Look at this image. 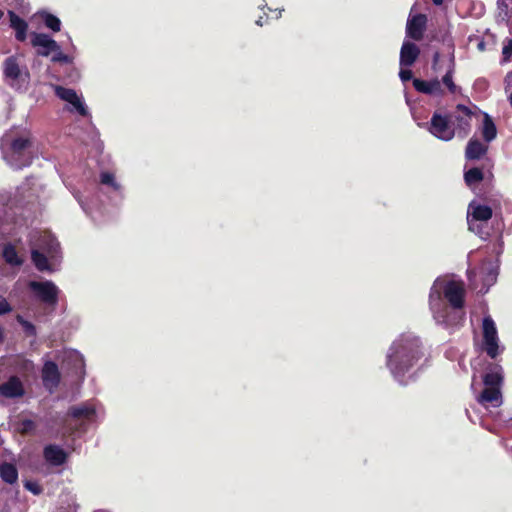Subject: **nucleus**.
Returning a JSON list of instances; mask_svg holds the SVG:
<instances>
[{
	"label": "nucleus",
	"instance_id": "1",
	"mask_svg": "<svg viewBox=\"0 0 512 512\" xmlns=\"http://www.w3.org/2000/svg\"><path fill=\"white\" fill-rule=\"evenodd\" d=\"M424 356L419 337L404 333L390 346L386 365L394 376H403Z\"/></svg>",
	"mask_w": 512,
	"mask_h": 512
},
{
	"label": "nucleus",
	"instance_id": "2",
	"mask_svg": "<svg viewBox=\"0 0 512 512\" xmlns=\"http://www.w3.org/2000/svg\"><path fill=\"white\" fill-rule=\"evenodd\" d=\"M442 294L452 309H462L465 304V287L462 281L435 282L429 294V303L434 309L442 300Z\"/></svg>",
	"mask_w": 512,
	"mask_h": 512
},
{
	"label": "nucleus",
	"instance_id": "3",
	"mask_svg": "<svg viewBox=\"0 0 512 512\" xmlns=\"http://www.w3.org/2000/svg\"><path fill=\"white\" fill-rule=\"evenodd\" d=\"M29 288L34 298L47 310H54L58 304L59 288L52 281H31Z\"/></svg>",
	"mask_w": 512,
	"mask_h": 512
},
{
	"label": "nucleus",
	"instance_id": "4",
	"mask_svg": "<svg viewBox=\"0 0 512 512\" xmlns=\"http://www.w3.org/2000/svg\"><path fill=\"white\" fill-rule=\"evenodd\" d=\"M492 215L493 211L490 206L472 201L469 203L467 210L469 230L479 235L481 238H485L488 236V233L483 230L481 223L490 220Z\"/></svg>",
	"mask_w": 512,
	"mask_h": 512
},
{
	"label": "nucleus",
	"instance_id": "5",
	"mask_svg": "<svg viewBox=\"0 0 512 512\" xmlns=\"http://www.w3.org/2000/svg\"><path fill=\"white\" fill-rule=\"evenodd\" d=\"M426 126L429 133L441 141L448 142L455 137V129L450 114L435 111Z\"/></svg>",
	"mask_w": 512,
	"mask_h": 512
},
{
	"label": "nucleus",
	"instance_id": "6",
	"mask_svg": "<svg viewBox=\"0 0 512 512\" xmlns=\"http://www.w3.org/2000/svg\"><path fill=\"white\" fill-rule=\"evenodd\" d=\"M480 349L491 359H496L504 350L500 346V339L495 322H482V340Z\"/></svg>",
	"mask_w": 512,
	"mask_h": 512
},
{
	"label": "nucleus",
	"instance_id": "7",
	"mask_svg": "<svg viewBox=\"0 0 512 512\" xmlns=\"http://www.w3.org/2000/svg\"><path fill=\"white\" fill-rule=\"evenodd\" d=\"M498 277V267L495 266L491 261L483 262L477 271L471 270L468 272V278L471 284L475 285L477 280L482 283L478 293L486 294L490 287L493 286Z\"/></svg>",
	"mask_w": 512,
	"mask_h": 512
},
{
	"label": "nucleus",
	"instance_id": "8",
	"mask_svg": "<svg viewBox=\"0 0 512 512\" xmlns=\"http://www.w3.org/2000/svg\"><path fill=\"white\" fill-rule=\"evenodd\" d=\"M32 141L28 137H17L10 143V151L13 160L16 162V167L21 169L29 166L32 162L30 148Z\"/></svg>",
	"mask_w": 512,
	"mask_h": 512
},
{
	"label": "nucleus",
	"instance_id": "9",
	"mask_svg": "<svg viewBox=\"0 0 512 512\" xmlns=\"http://www.w3.org/2000/svg\"><path fill=\"white\" fill-rule=\"evenodd\" d=\"M472 111L463 104L456 105L454 114H450L455 135L459 138H466L471 131Z\"/></svg>",
	"mask_w": 512,
	"mask_h": 512
},
{
	"label": "nucleus",
	"instance_id": "10",
	"mask_svg": "<svg viewBox=\"0 0 512 512\" xmlns=\"http://www.w3.org/2000/svg\"><path fill=\"white\" fill-rule=\"evenodd\" d=\"M3 74L5 80L11 87H16L20 82H24L29 78L27 69L24 71L20 68L16 56H9L3 62Z\"/></svg>",
	"mask_w": 512,
	"mask_h": 512
},
{
	"label": "nucleus",
	"instance_id": "11",
	"mask_svg": "<svg viewBox=\"0 0 512 512\" xmlns=\"http://www.w3.org/2000/svg\"><path fill=\"white\" fill-rule=\"evenodd\" d=\"M31 45L37 48V55L42 57H48L52 52L60 50L59 44L44 33H32Z\"/></svg>",
	"mask_w": 512,
	"mask_h": 512
},
{
	"label": "nucleus",
	"instance_id": "12",
	"mask_svg": "<svg viewBox=\"0 0 512 512\" xmlns=\"http://www.w3.org/2000/svg\"><path fill=\"white\" fill-rule=\"evenodd\" d=\"M427 16L419 13L410 16L406 24V34L415 41H421L427 28Z\"/></svg>",
	"mask_w": 512,
	"mask_h": 512
},
{
	"label": "nucleus",
	"instance_id": "13",
	"mask_svg": "<svg viewBox=\"0 0 512 512\" xmlns=\"http://www.w3.org/2000/svg\"><path fill=\"white\" fill-rule=\"evenodd\" d=\"M55 95L63 101L73 105L75 110L81 115L86 116L88 110L81 99L78 97L76 91L71 88H66L60 85L54 86Z\"/></svg>",
	"mask_w": 512,
	"mask_h": 512
},
{
	"label": "nucleus",
	"instance_id": "14",
	"mask_svg": "<svg viewBox=\"0 0 512 512\" xmlns=\"http://www.w3.org/2000/svg\"><path fill=\"white\" fill-rule=\"evenodd\" d=\"M43 458L51 466H62L68 460V453L59 445L48 444L43 448Z\"/></svg>",
	"mask_w": 512,
	"mask_h": 512
},
{
	"label": "nucleus",
	"instance_id": "15",
	"mask_svg": "<svg viewBox=\"0 0 512 512\" xmlns=\"http://www.w3.org/2000/svg\"><path fill=\"white\" fill-rule=\"evenodd\" d=\"M41 377L43 385L46 388H48L49 390L57 388L61 381V374L59 372L57 364L53 361L45 362L42 368Z\"/></svg>",
	"mask_w": 512,
	"mask_h": 512
},
{
	"label": "nucleus",
	"instance_id": "16",
	"mask_svg": "<svg viewBox=\"0 0 512 512\" xmlns=\"http://www.w3.org/2000/svg\"><path fill=\"white\" fill-rule=\"evenodd\" d=\"M419 55L420 49L415 43L404 41L400 50V65L403 67L412 66Z\"/></svg>",
	"mask_w": 512,
	"mask_h": 512
},
{
	"label": "nucleus",
	"instance_id": "17",
	"mask_svg": "<svg viewBox=\"0 0 512 512\" xmlns=\"http://www.w3.org/2000/svg\"><path fill=\"white\" fill-rule=\"evenodd\" d=\"M8 17L10 27L15 31L16 40L24 42L27 38V22L12 10L8 11Z\"/></svg>",
	"mask_w": 512,
	"mask_h": 512
},
{
	"label": "nucleus",
	"instance_id": "18",
	"mask_svg": "<svg viewBox=\"0 0 512 512\" xmlns=\"http://www.w3.org/2000/svg\"><path fill=\"white\" fill-rule=\"evenodd\" d=\"M413 87L417 92L427 95H440L443 93L441 82L438 79L426 81L419 78H414Z\"/></svg>",
	"mask_w": 512,
	"mask_h": 512
},
{
	"label": "nucleus",
	"instance_id": "19",
	"mask_svg": "<svg viewBox=\"0 0 512 512\" xmlns=\"http://www.w3.org/2000/svg\"><path fill=\"white\" fill-rule=\"evenodd\" d=\"M0 393L7 398L21 397L24 394L22 382L18 377L12 376L0 385Z\"/></svg>",
	"mask_w": 512,
	"mask_h": 512
},
{
	"label": "nucleus",
	"instance_id": "20",
	"mask_svg": "<svg viewBox=\"0 0 512 512\" xmlns=\"http://www.w3.org/2000/svg\"><path fill=\"white\" fill-rule=\"evenodd\" d=\"M503 381V369L500 365L491 363L483 376V383L487 387H499Z\"/></svg>",
	"mask_w": 512,
	"mask_h": 512
},
{
	"label": "nucleus",
	"instance_id": "21",
	"mask_svg": "<svg viewBox=\"0 0 512 512\" xmlns=\"http://www.w3.org/2000/svg\"><path fill=\"white\" fill-rule=\"evenodd\" d=\"M488 151V146L484 145L478 139L471 138L465 149V158L467 160H479L484 155H486Z\"/></svg>",
	"mask_w": 512,
	"mask_h": 512
},
{
	"label": "nucleus",
	"instance_id": "22",
	"mask_svg": "<svg viewBox=\"0 0 512 512\" xmlns=\"http://www.w3.org/2000/svg\"><path fill=\"white\" fill-rule=\"evenodd\" d=\"M68 416L74 419H91L95 416L96 410L87 404L74 405L68 409Z\"/></svg>",
	"mask_w": 512,
	"mask_h": 512
},
{
	"label": "nucleus",
	"instance_id": "23",
	"mask_svg": "<svg viewBox=\"0 0 512 512\" xmlns=\"http://www.w3.org/2000/svg\"><path fill=\"white\" fill-rule=\"evenodd\" d=\"M0 477L7 484L13 485L17 483L18 470L16 466L9 462H2L0 464Z\"/></svg>",
	"mask_w": 512,
	"mask_h": 512
},
{
	"label": "nucleus",
	"instance_id": "24",
	"mask_svg": "<svg viewBox=\"0 0 512 512\" xmlns=\"http://www.w3.org/2000/svg\"><path fill=\"white\" fill-rule=\"evenodd\" d=\"M481 134L483 139L488 143L494 140L497 136L496 125L487 113H484Z\"/></svg>",
	"mask_w": 512,
	"mask_h": 512
},
{
	"label": "nucleus",
	"instance_id": "25",
	"mask_svg": "<svg viewBox=\"0 0 512 512\" xmlns=\"http://www.w3.org/2000/svg\"><path fill=\"white\" fill-rule=\"evenodd\" d=\"M2 257L11 266H21L23 264V259L19 257L15 246L11 243L4 245Z\"/></svg>",
	"mask_w": 512,
	"mask_h": 512
},
{
	"label": "nucleus",
	"instance_id": "26",
	"mask_svg": "<svg viewBox=\"0 0 512 512\" xmlns=\"http://www.w3.org/2000/svg\"><path fill=\"white\" fill-rule=\"evenodd\" d=\"M501 399V391L499 387H487L483 389L481 394L479 395L478 401L481 404L486 403H495Z\"/></svg>",
	"mask_w": 512,
	"mask_h": 512
},
{
	"label": "nucleus",
	"instance_id": "27",
	"mask_svg": "<svg viewBox=\"0 0 512 512\" xmlns=\"http://www.w3.org/2000/svg\"><path fill=\"white\" fill-rule=\"evenodd\" d=\"M484 179V174L481 168L473 167L464 173V180L467 186L471 187L480 183Z\"/></svg>",
	"mask_w": 512,
	"mask_h": 512
},
{
	"label": "nucleus",
	"instance_id": "28",
	"mask_svg": "<svg viewBox=\"0 0 512 512\" xmlns=\"http://www.w3.org/2000/svg\"><path fill=\"white\" fill-rule=\"evenodd\" d=\"M39 15L47 28L51 29L53 32H59L61 30V21L57 16L46 11L41 12Z\"/></svg>",
	"mask_w": 512,
	"mask_h": 512
},
{
	"label": "nucleus",
	"instance_id": "29",
	"mask_svg": "<svg viewBox=\"0 0 512 512\" xmlns=\"http://www.w3.org/2000/svg\"><path fill=\"white\" fill-rule=\"evenodd\" d=\"M14 426L15 431L23 436L32 434L36 429V423L31 419H21Z\"/></svg>",
	"mask_w": 512,
	"mask_h": 512
},
{
	"label": "nucleus",
	"instance_id": "30",
	"mask_svg": "<svg viewBox=\"0 0 512 512\" xmlns=\"http://www.w3.org/2000/svg\"><path fill=\"white\" fill-rule=\"evenodd\" d=\"M31 259L35 267L39 271L47 270L49 267L48 258L46 255L38 250H32Z\"/></svg>",
	"mask_w": 512,
	"mask_h": 512
},
{
	"label": "nucleus",
	"instance_id": "31",
	"mask_svg": "<svg viewBox=\"0 0 512 512\" xmlns=\"http://www.w3.org/2000/svg\"><path fill=\"white\" fill-rule=\"evenodd\" d=\"M499 17L508 21L512 16V0H498Z\"/></svg>",
	"mask_w": 512,
	"mask_h": 512
},
{
	"label": "nucleus",
	"instance_id": "32",
	"mask_svg": "<svg viewBox=\"0 0 512 512\" xmlns=\"http://www.w3.org/2000/svg\"><path fill=\"white\" fill-rule=\"evenodd\" d=\"M100 182L103 185L110 186L113 190L119 191L121 186L116 182L114 174L110 172H102L100 174Z\"/></svg>",
	"mask_w": 512,
	"mask_h": 512
},
{
	"label": "nucleus",
	"instance_id": "33",
	"mask_svg": "<svg viewBox=\"0 0 512 512\" xmlns=\"http://www.w3.org/2000/svg\"><path fill=\"white\" fill-rule=\"evenodd\" d=\"M442 83L447 87L451 94L457 92V86L453 81V68H450L442 78Z\"/></svg>",
	"mask_w": 512,
	"mask_h": 512
},
{
	"label": "nucleus",
	"instance_id": "34",
	"mask_svg": "<svg viewBox=\"0 0 512 512\" xmlns=\"http://www.w3.org/2000/svg\"><path fill=\"white\" fill-rule=\"evenodd\" d=\"M25 489L33 493L34 495H40L43 492V488L36 481L27 480L24 483Z\"/></svg>",
	"mask_w": 512,
	"mask_h": 512
},
{
	"label": "nucleus",
	"instance_id": "35",
	"mask_svg": "<svg viewBox=\"0 0 512 512\" xmlns=\"http://www.w3.org/2000/svg\"><path fill=\"white\" fill-rule=\"evenodd\" d=\"M56 53L52 56L51 61L54 63H70L71 59L68 55L64 54L61 49L59 51H55Z\"/></svg>",
	"mask_w": 512,
	"mask_h": 512
},
{
	"label": "nucleus",
	"instance_id": "36",
	"mask_svg": "<svg viewBox=\"0 0 512 512\" xmlns=\"http://www.w3.org/2000/svg\"><path fill=\"white\" fill-rule=\"evenodd\" d=\"M503 60L508 61L512 55V39H507L502 50Z\"/></svg>",
	"mask_w": 512,
	"mask_h": 512
},
{
	"label": "nucleus",
	"instance_id": "37",
	"mask_svg": "<svg viewBox=\"0 0 512 512\" xmlns=\"http://www.w3.org/2000/svg\"><path fill=\"white\" fill-rule=\"evenodd\" d=\"M10 311H11L10 304L7 302V300L4 297L0 296V315H3Z\"/></svg>",
	"mask_w": 512,
	"mask_h": 512
},
{
	"label": "nucleus",
	"instance_id": "38",
	"mask_svg": "<svg viewBox=\"0 0 512 512\" xmlns=\"http://www.w3.org/2000/svg\"><path fill=\"white\" fill-rule=\"evenodd\" d=\"M399 77L403 82H407L413 78V73L409 69H401L399 72Z\"/></svg>",
	"mask_w": 512,
	"mask_h": 512
},
{
	"label": "nucleus",
	"instance_id": "39",
	"mask_svg": "<svg viewBox=\"0 0 512 512\" xmlns=\"http://www.w3.org/2000/svg\"><path fill=\"white\" fill-rule=\"evenodd\" d=\"M20 323L23 324L26 332H30V333L35 332V327L33 326L32 322H20Z\"/></svg>",
	"mask_w": 512,
	"mask_h": 512
},
{
	"label": "nucleus",
	"instance_id": "40",
	"mask_svg": "<svg viewBox=\"0 0 512 512\" xmlns=\"http://www.w3.org/2000/svg\"><path fill=\"white\" fill-rule=\"evenodd\" d=\"M439 60V53L436 52L433 56V67H435L436 63L438 62Z\"/></svg>",
	"mask_w": 512,
	"mask_h": 512
},
{
	"label": "nucleus",
	"instance_id": "41",
	"mask_svg": "<svg viewBox=\"0 0 512 512\" xmlns=\"http://www.w3.org/2000/svg\"><path fill=\"white\" fill-rule=\"evenodd\" d=\"M511 78H512V72H510V73H508V74L506 75V77H505V82H506L507 84H509V83H510V79H511Z\"/></svg>",
	"mask_w": 512,
	"mask_h": 512
},
{
	"label": "nucleus",
	"instance_id": "42",
	"mask_svg": "<svg viewBox=\"0 0 512 512\" xmlns=\"http://www.w3.org/2000/svg\"><path fill=\"white\" fill-rule=\"evenodd\" d=\"M256 24H257L258 26H263L264 21H263V17H262V16H261V17H259V19H258V20H256Z\"/></svg>",
	"mask_w": 512,
	"mask_h": 512
},
{
	"label": "nucleus",
	"instance_id": "43",
	"mask_svg": "<svg viewBox=\"0 0 512 512\" xmlns=\"http://www.w3.org/2000/svg\"><path fill=\"white\" fill-rule=\"evenodd\" d=\"M432 2L437 5V6H440L443 4L444 0H432Z\"/></svg>",
	"mask_w": 512,
	"mask_h": 512
},
{
	"label": "nucleus",
	"instance_id": "44",
	"mask_svg": "<svg viewBox=\"0 0 512 512\" xmlns=\"http://www.w3.org/2000/svg\"><path fill=\"white\" fill-rule=\"evenodd\" d=\"M3 338H4L3 329L0 328V343L3 341Z\"/></svg>",
	"mask_w": 512,
	"mask_h": 512
},
{
	"label": "nucleus",
	"instance_id": "45",
	"mask_svg": "<svg viewBox=\"0 0 512 512\" xmlns=\"http://www.w3.org/2000/svg\"><path fill=\"white\" fill-rule=\"evenodd\" d=\"M508 101L510 106L512 107V93L508 96Z\"/></svg>",
	"mask_w": 512,
	"mask_h": 512
},
{
	"label": "nucleus",
	"instance_id": "46",
	"mask_svg": "<svg viewBox=\"0 0 512 512\" xmlns=\"http://www.w3.org/2000/svg\"><path fill=\"white\" fill-rule=\"evenodd\" d=\"M482 320L488 321V320H492V318L490 316H484Z\"/></svg>",
	"mask_w": 512,
	"mask_h": 512
},
{
	"label": "nucleus",
	"instance_id": "47",
	"mask_svg": "<svg viewBox=\"0 0 512 512\" xmlns=\"http://www.w3.org/2000/svg\"><path fill=\"white\" fill-rule=\"evenodd\" d=\"M16 320L21 321V320H24V319L22 318V316L17 315V316H16Z\"/></svg>",
	"mask_w": 512,
	"mask_h": 512
},
{
	"label": "nucleus",
	"instance_id": "48",
	"mask_svg": "<svg viewBox=\"0 0 512 512\" xmlns=\"http://www.w3.org/2000/svg\"><path fill=\"white\" fill-rule=\"evenodd\" d=\"M4 13L3 11L0 9V19L3 17Z\"/></svg>",
	"mask_w": 512,
	"mask_h": 512
}]
</instances>
